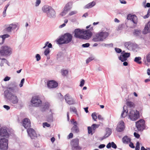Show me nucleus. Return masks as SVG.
Instances as JSON below:
<instances>
[{"instance_id": "23", "label": "nucleus", "mask_w": 150, "mask_h": 150, "mask_svg": "<svg viewBox=\"0 0 150 150\" xmlns=\"http://www.w3.org/2000/svg\"><path fill=\"white\" fill-rule=\"evenodd\" d=\"M74 123L75 124V125H74L71 128V131L73 133H77L79 132V129L77 126V122H75Z\"/></svg>"}, {"instance_id": "36", "label": "nucleus", "mask_w": 150, "mask_h": 150, "mask_svg": "<svg viewBox=\"0 0 150 150\" xmlns=\"http://www.w3.org/2000/svg\"><path fill=\"white\" fill-rule=\"evenodd\" d=\"M101 45L103 46L108 47H112L113 46V44L112 43L110 44L103 43L101 44Z\"/></svg>"}, {"instance_id": "11", "label": "nucleus", "mask_w": 150, "mask_h": 150, "mask_svg": "<svg viewBox=\"0 0 150 150\" xmlns=\"http://www.w3.org/2000/svg\"><path fill=\"white\" fill-rule=\"evenodd\" d=\"M93 30V27H91L89 29L84 30L83 34L85 35H83V39L88 40L89 39L92 35L93 34L91 32Z\"/></svg>"}, {"instance_id": "24", "label": "nucleus", "mask_w": 150, "mask_h": 150, "mask_svg": "<svg viewBox=\"0 0 150 150\" xmlns=\"http://www.w3.org/2000/svg\"><path fill=\"white\" fill-rule=\"evenodd\" d=\"M96 2L94 1L91 2L86 5L84 7L85 8H92L96 5Z\"/></svg>"}, {"instance_id": "33", "label": "nucleus", "mask_w": 150, "mask_h": 150, "mask_svg": "<svg viewBox=\"0 0 150 150\" xmlns=\"http://www.w3.org/2000/svg\"><path fill=\"white\" fill-rule=\"evenodd\" d=\"M10 37L9 35L7 34H4L0 36V37L2 39V43L3 44L4 42L5 39L6 38H8Z\"/></svg>"}, {"instance_id": "41", "label": "nucleus", "mask_w": 150, "mask_h": 150, "mask_svg": "<svg viewBox=\"0 0 150 150\" xmlns=\"http://www.w3.org/2000/svg\"><path fill=\"white\" fill-rule=\"evenodd\" d=\"M146 60L148 63L150 62V52H149L146 55Z\"/></svg>"}, {"instance_id": "52", "label": "nucleus", "mask_w": 150, "mask_h": 150, "mask_svg": "<svg viewBox=\"0 0 150 150\" xmlns=\"http://www.w3.org/2000/svg\"><path fill=\"white\" fill-rule=\"evenodd\" d=\"M115 49L116 52L117 53H120L122 52V51L121 49L116 47Z\"/></svg>"}, {"instance_id": "21", "label": "nucleus", "mask_w": 150, "mask_h": 150, "mask_svg": "<svg viewBox=\"0 0 150 150\" xmlns=\"http://www.w3.org/2000/svg\"><path fill=\"white\" fill-rule=\"evenodd\" d=\"M58 85V83L54 80L49 81L47 83V86L50 88H56Z\"/></svg>"}, {"instance_id": "6", "label": "nucleus", "mask_w": 150, "mask_h": 150, "mask_svg": "<svg viewBox=\"0 0 150 150\" xmlns=\"http://www.w3.org/2000/svg\"><path fill=\"white\" fill-rule=\"evenodd\" d=\"M129 118L132 121H135L139 117V112L137 110H132L128 115Z\"/></svg>"}, {"instance_id": "53", "label": "nucleus", "mask_w": 150, "mask_h": 150, "mask_svg": "<svg viewBox=\"0 0 150 150\" xmlns=\"http://www.w3.org/2000/svg\"><path fill=\"white\" fill-rule=\"evenodd\" d=\"M24 81L25 79L24 78H23L22 79L20 83L19 84V86L20 87H21L23 86V84L24 82Z\"/></svg>"}, {"instance_id": "48", "label": "nucleus", "mask_w": 150, "mask_h": 150, "mask_svg": "<svg viewBox=\"0 0 150 150\" xmlns=\"http://www.w3.org/2000/svg\"><path fill=\"white\" fill-rule=\"evenodd\" d=\"M90 45V44L89 43H87L82 44V47L83 48H87Z\"/></svg>"}, {"instance_id": "22", "label": "nucleus", "mask_w": 150, "mask_h": 150, "mask_svg": "<svg viewBox=\"0 0 150 150\" xmlns=\"http://www.w3.org/2000/svg\"><path fill=\"white\" fill-rule=\"evenodd\" d=\"M124 45L127 49L129 50H132L134 49L135 45L130 42H125Z\"/></svg>"}, {"instance_id": "1", "label": "nucleus", "mask_w": 150, "mask_h": 150, "mask_svg": "<svg viewBox=\"0 0 150 150\" xmlns=\"http://www.w3.org/2000/svg\"><path fill=\"white\" fill-rule=\"evenodd\" d=\"M72 37V36L71 33H67L60 36L56 40V41L57 43L59 45L67 44L71 42Z\"/></svg>"}, {"instance_id": "60", "label": "nucleus", "mask_w": 150, "mask_h": 150, "mask_svg": "<svg viewBox=\"0 0 150 150\" xmlns=\"http://www.w3.org/2000/svg\"><path fill=\"white\" fill-rule=\"evenodd\" d=\"M109 136H108V135H107V134L105 133L104 135L101 138V140H103L104 139H105L106 138L108 137Z\"/></svg>"}, {"instance_id": "25", "label": "nucleus", "mask_w": 150, "mask_h": 150, "mask_svg": "<svg viewBox=\"0 0 150 150\" xmlns=\"http://www.w3.org/2000/svg\"><path fill=\"white\" fill-rule=\"evenodd\" d=\"M150 28H149L148 25H146L144 30L142 31V33L144 34H146L150 32L149 31Z\"/></svg>"}, {"instance_id": "8", "label": "nucleus", "mask_w": 150, "mask_h": 150, "mask_svg": "<svg viewBox=\"0 0 150 150\" xmlns=\"http://www.w3.org/2000/svg\"><path fill=\"white\" fill-rule=\"evenodd\" d=\"M8 128L3 127L0 128V139L1 138H8L9 134L7 131Z\"/></svg>"}, {"instance_id": "43", "label": "nucleus", "mask_w": 150, "mask_h": 150, "mask_svg": "<svg viewBox=\"0 0 150 150\" xmlns=\"http://www.w3.org/2000/svg\"><path fill=\"white\" fill-rule=\"evenodd\" d=\"M50 50L49 48H46L44 51V54L45 55L47 56L50 52Z\"/></svg>"}, {"instance_id": "17", "label": "nucleus", "mask_w": 150, "mask_h": 150, "mask_svg": "<svg viewBox=\"0 0 150 150\" xmlns=\"http://www.w3.org/2000/svg\"><path fill=\"white\" fill-rule=\"evenodd\" d=\"M22 125L27 130L31 128V124L30 120L27 118H24L23 120Z\"/></svg>"}, {"instance_id": "4", "label": "nucleus", "mask_w": 150, "mask_h": 150, "mask_svg": "<svg viewBox=\"0 0 150 150\" xmlns=\"http://www.w3.org/2000/svg\"><path fill=\"white\" fill-rule=\"evenodd\" d=\"M109 33L107 32H102L96 35V37L93 38L92 40L94 42L103 41L109 35Z\"/></svg>"}, {"instance_id": "10", "label": "nucleus", "mask_w": 150, "mask_h": 150, "mask_svg": "<svg viewBox=\"0 0 150 150\" xmlns=\"http://www.w3.org/2000/svg\"><path fill=\"white\" fill-rule=\"evenodd\" d=\"M145 122L144 120L143 119H141L136 122V126L139 131H142L145 129Z\"/></svg>"}, {"instance_id": "38", "label": "nucleus", "mask_w": 150, "mask_h": 150, "mask_svg": "<svg viewBox=\"0 0 150 150\" xmlns=\"http://www.w3.org/2000/svg\"><path fill=\"white\" fill-rule=\"evenodd\" d=\"M9 86H10L12 87H14L16 88H18L17 87V85L16 83L15 82H13L11 83Z\"/></svg>"}, {"instance_id": "19", "label": "nucleus", "mask_w": 150, "mask_h": 150, "mask_svg": "<svg viewBox=\"0 0 150 150\" xmlns=\"http://www.w3.org/2000/svg\"><path fill=\"white\" fill-rule=\"evenodd\" d=\"M127 19L128 20H130L135 24H137V23L138 18L135 15H132L131 14H129L127 16Z\"/></svg>"}, {"instance_id": "54", "label": "nucleus", "mask_w": 150, "mask_h": 150, "mask_svg": "<svg viewBox=\"0 0 150 150\" xmlns=\"http://www.w3.org/2000/svg\"><path fill=\"white\" fill-rule=\"evenodd\" d=\"M43 126L44 127H49L50 125L47 122H45L43 123Z\"/></svg>"}, {"instance_id": "15", "label": "nucleus", "mask_w": 150, "mask_h": 150, "mask_svg": "<svg viewBox=\"0 0 150 150\" xmlns=\"http://www.w3.org/2000/svg\"><path fill=\"white\" fill-rule=\"evenodd\" d=\"M121 54L122 55L119 57V59L122 62L127 60V58L129 57L130 55V53L125 52L124 51H123Z\"/></svg>"}, {"instance_id": "45", "label": "nucleus", "mask_w": 150, "mask_h": 150, "mask_svg": "<svg viewBox=\"0 0 150 150\" xmlns=\"http://www.w3.org/2000/svg\"><path fill=\"white\" fill-rule=\"evenodd\" d=\"M10 26L12 27V30H14L16 28L17 25L15 24L12 23L10 24Z\"/></svg>"}, {"instance_id": "46", "label": "nucleus", "mask_w": 150, "mask_h": 150, "mask_svg": "<svg viewBox=\"0 0 150 150\" xmlns=\"http://www.w3.org/2000/svg\"><path fill=\"white\" fill-rule=\"evenodd\" d=\"M140 149V143L139 142H137L135 147V150H139Z\"/></svg>"}, {"instance_id": "2", "label": "nucleus", "mask_w": 150, "mask_h": 150, "mask_svg": "<svg viewBox=\"0 0 150 150\" xmlns=\"http://www.w3.org/2000/svg\"><path fill=\"white\" fill-rule=\"evenodd\" d=\"M4 95L5 98L9 100L11 103L15 104L18 103L19 100L18 97L8 90L4 91Z\"/></svg>"}, {"instance_id": "3", "label": "nucleus", "mask_w": 150, "mask_h": 150, "mask_svg": "<svg viewBox=\"0 0 150 150\" xmlns=\"http://www.w3.org/2000/svg\"><path fill=\"white\" fill-rule=\"evenodd\" d=\"M42 10L44 12L46 13L48 17L50 18H54L56 17L55 11L51 6H45L42 8Z\"/></svg>"}, {"instance_id": "13", "label": "nucleus", "mask_w": 150, "mask_h": 150, "mask_svg": "<svg viewBox=\"0 0 150 150\" xmlns=\"http://www.w3.org/2000/svg\"><path fill=\"white\" fill-rule=\"evenodd\" d=\"M28 136L31 139H35L37 137V135L35 131L33 128H31L27 130Z\"/></svg>"}, {"instance_id": "42", "label": "nucleus", "mask_w": 150, "mask_h": 150, "mask_svg": "<svg viewBox=\"0 0 150 150\" xmlns=\"http://www.w3.org/2000/svg\"><path fill=\"white\" fill-rule=\"evenodd\" d=\"M88 134H93L92 133V132L93 131L92 128L91 127H88Z\"/></svg>"}, {"instance_id": "12", "label": "nucleus", "mask_w": 150, "mask_h": 150, "mask_svg": "<svg viewBox=\"0 0 150 150\" xmlns=\"http://www.w3.org/2000/svg\"><path fill=\"white\" fill-rule=\"evenodd\" d=\"M83 32L84 29H76L74 31V37L76 38L83 39V35H81V34H83Z\"/></svg>"}, {"instance_id": "27", "label": "nucleus", "mask_w": 150, "mask_h": 150, "mask_svg": "<svg viewBox=\"0 0 150 150\" xmlns=\"http://www.w3.org/2000/svg\"><path fill=\"white\" fill-rule=\"evenodd\" d=\"M12 30V27L9 24L8 27H6L3 30V32L4 33H11Z\"/></svg>"}, {"instance_id": "37", "label": "nucleus", "mask_w": 150, "mask_h": 150, "mask_svg": "<svg viewBox=\"0 0 150 150\" xmlns=\"http://www.w3.org/2000/svg\"><path fill=\"white\" fill-rule=\"evenodd\" d=\"M99 125L98 124H93L91 126V127L92 128L93 131H95V130L96 128L99 127ZM94 132L95 131H94L93 133H94Z\"/></svg>"}, {"instance_id": "14", "label": "nucleus", "mask_w": 150, "mask_h": 150, "mask_svg": "<svg viewBox=\"0 0 150 150\" xmlns=\"http://www.w3.org/2000/svg\"><path fill=\"white\" fill-rule=\"evenodd\" d=\"M31 103L36 106H38L42 103V101L39 96H35L32 98Z\"/></svg>"}, {"instance_id": "64", "label": "nucleus", "mask_w": 150, "mask_h": 150, "mask_svg": "<svg viewBox=\"0 0 150 150\" xmlns=\"http://www.w3.org/2000/svg\"><path fill=\"white\" fill-rule=\"evenodd\" d=\"M10 79V78L8 76H6L4 79V81H9Z\"/></svg>"}, {"instance_id": "50", "label": "nucleus", "mask_w": 150, "mask_h": 150, "mask_svg": "<svg viewBox=\"0 0 150 150\" xmlns=\"http://www.w3.org/2000/svg\"><path fill=\"white\" fill-rule=\"evenodd\" d=\"M93 59L92 57H90L88 58L86 60V63L87 64H88L90 62L92 61Z\"/></svg>"}, {"instance_id": "5", "label": "nucleus", "mask_w": 150, "mask_h": 150, "mask_svg": "<svg viewBox=\"0 0 150 150\" xmlns=\"http://www.w3.org/2000/svg\"><path fill=\"white\" fill-rule=\"evenodd\" d=\"M12 53V49L7 45L3 46L0 49V54L2 56L8 57L10 56Z\"/></svg>"}, {"instance_id": "30", "label": "nucleus", "mask_w": 150, "mask_h": 150, "mask_svg": "<svg viewBox=\"0 0 150 150\" xmlns=\"http://www.w3.org/2000/svg\"><path fill=\"white\" fill-rule=\"evenodd\" d=\"M126 104L127 106H129L130 108L135 107V105L134 103L130 101H128L127 100Z\"/></svg>"}, {"instance_id": "51", "label": "nucleus", "mask_w": 150, "mask_h": 150, "mask_svg": "<svg viewBox=\"0 0 150 150\" xmlns=\"http://www.w3.org/2000/svg\"><path fill=\"white\" fill-rule=\"evenodd\" d=\"M35 58L36 59V60L37 61H39L41 59L40 56L39 54H37L36 55Z\"/></svg>"}, {"instance_id": "63", "label": "nucleus", "mask_w": 150, "mask_h": 150, "mask_svg": "<svg viewBox=\"0 0 150 150\" xmlns=\"http://www.w3.org/2000/svg\"><path fill=\"white\" fill-rule=\"evenodd\" d=\"M129 146L132 148H135V146H134L133 143L132 142H130L129 144Z\"/></svg>"}, {"instance_id": "34", "label": "nucleus", "mask_w": 150, "mask_h": 150, "mask_svg": "<svg viewBox=\"0 0 150 150\" xmlns=\"http://www.w3.org/2000/svg\"><path fill=\"white\" fill-rule=\"evenodd\" d=\"M141 33V30H135L133 32V34L135 35L136 36H139Z\"/></svg>"}, {"instance_id": "7", "label": "nucleus", "mask_w": 150, "mask_h": 150, "mask_svg": "<svg viewBox=\"0 0 150 150\" xmlns=\"http://www.w3.org/2000/svg\"><path fill=\"white\" fill-rule=\"evenodd\" d=\"M8 138L0 139V150H8Z\"/></svg>"}, {"instance_id": "18", "label": "nucleus", "mask_w": 150, "mask_h": 150, "mask_svg": "<svg viewBox=\"0 0 150 150\" xmlns=\"http://www.w3.org/2000/svg\"><path fill=\"white\" fill-rule=\"evenodd\" d=\"M71 5L72 4L71 2H69L67 3L64 7V9L62 12L61 15L62 16L65 15L67 12L71 9Z\"/></svg>"}, {"instance_id": "32", "label": "nucleus", "mask_w": 150, "mask_h": 150, "mask_svg": "<svg viewBox=\"0 0 150 150\" xmlns=\"http://www.w3.org/2000/svg\"><path fill=\"white\" fill-rule=\"evenodd\" d=\"M8 90L11 92L13 93H15L16 91L18 90V88H16L14 87H12L10 86H8Z\"/></svg>"}, {"instance_id": "9", "label": "nucleus", "mask_w": 150, "mask_h": 150, "mask_svg": "<svg viewBox=\"0 0 150 150\" xmlns=\"http://www.w3.org/2000/svg\"><path fill=\"white\" fill-rule=\"evenodd\" d=\"M79 139L76 138L73 139L71 141V149L72 150H81L82 148L79 145Z\"/></svg>"}, {"instance_id": "61", "label": "nucleus", "mask_w": 150, "mask_h": 150, "mask_svg": "<svg viewBox=\"0 0 150 150\" xmlns=\"http://www.w3.org/2000/svg\"><path fill=\"white\" fill-rule=\"evenodd\" d=\"M41 3L40 0H36V1L35 3V6H37L39 5Z\"/></svg>"}, {"instance_id": "49", "label": "nucleus", "mask_w": 150, "mask_h": 150, "mask_svg": "<svg viewBox=\"0 0 150 150\" xmlns=\"http://www.w3.org/2000/svg\"><path fill=\"white\" fill-rule=\"evenodd\" d=\"M63 54L62 52H59L57 54V59L61 58Z\"/></svg>"}, {"instance_id": "62", "label": "nucleus", "mask_w": 150, "mask_h": 150, "mask_svg": "<svg viewBox=\"0 0 150 150\" xmlns=\"http://www.w3.org/2000/svg\"><path fill=\"white\" fill-rule=\"evenodd\" d=\"M3 107L7 110H8L10 109V107L8 105H4L3 106Z\"/></svg>"}, {"instance_id": "55", "label": "nucleus", "mask_w": 150, "mask_h": 150, "mask_svg": "<svg viewBox=\"0 0 150 150\" xmlns=\"http://www.w3.org/2000/svg\"><path fill=\"white\" fill-rule=\"evenodd\" d=\"M111 143V147L115 149H116L117 148V146L115 144L114 142H112Z\"/></svg>"}, {"instance_id": "31", "label": "nucleus", "mask_w": 150, "mask_h": 150, "mask_svg": "<svg viewBox=\"0 0 150 150\" xmlns=\"http://www.w3.org/2000/svg\"><path fill=\"white\" fill-rule=\"evenodd\" d=\"M128 111V110L127 109L126 110L125 109L124 107L123 111L121 114V117H125L127 114Z\"/></svg>"}, {"instance_id": "44", "label": "nucleus", "mask_w": 150, "mask_h": 150, "mask_svg": "<svg viewBox=\"0 0 150 150\" xmlns=\"http://www.w3.org/2000/svg\"><path fill=\"white\" fill-rule=\"evenodd\" d=\"M112 133L111 129L108 128V129L106 130V134L108 135V136H110V135Z\"/></svg>"}, {"instance_id": "59", "label": "nucleus", "mask_w": 150, "mask_h": 150, "mask_svg": "<svg viewBox=\"0 0 150 150\" xmlns=\"http://www.w3.org/2000/svg\"><path fill=\"white\" fill-rule=\"evenodd\" d=\"M127 136H125L122 138V141L123 143H126L127 139Z\"/></svg>"}, {"instance_id": "58", "label": "nucleus", "mask_w": 150, "mask_h": 150, "mask_svg": "<svg viewBox=\"0 0 150 150\" xmlns=\"http://www.w3.org/2000/svg\"><path fill=\"white\" fill-rule=\"evenodd\" d=\"M77 13V12L76 11H71L69 13V15L70 16H71L73 15L76 14Z\"/></svg>"}, {"instance_id": "47", "label": "nucleus", "mask_w": 150, "mask_h": 150, "mask_svg": "<svg viewBox=\"0 0 150 150\" xmlns=\"http://www.w3.org/2000/svg\"><path fill=\"white\" fill-rule=\"evenodd\" d=\"M124 26V24H122L121 25H119L118 27L117 30H122Z\"/></svg>"}, {"instance_id": "28", "label": "nucleus", "mask_w": 150, "mask_h": 150, "mask_svg": "<svg viewBox=\"0 0 150 150\" xmlns=\"http://www.w3.org/2000/svg\"><path fill=\"white\" fill-rule=\"evenodd\" d=\"M49 103L48 102L45 103V105L42 107L41 110L43 112L45 111L46 110L48 109L49 107Z\"/></svg>"}, {"instance_id": "20", "label": "nucleus", "mask_w": 150, "mask_h": 150, "mask_svg": "<svg viewBox=\"0 0 150 150\" xmlns=\"http://www.w3.org/2000/svg\"><path fill=\"white\" fill-rule=\"evenodd\" d=\"M66 102L69 105H71L74 103V100L69 94H66L64 97Z\"/></svg>"}, {"instance_id": "16", "label": "nucleus", "mask_w": 150, "mask_h": 150, "mask_svg": "<svg viewBox=\"0 0 150 150\" xmlns=\"http://www.w3.org/2000/svg\"><path fill=\"white\" fill-rule=\"evenodd\" d=\"M125 128L124 122L122 120H121L118 124L116 130L117 132H121L123 131Z\"/></svg>"}, {"instance_id": "57", "label": "nucleus", "mask_w": 150, "mask_h": 150, "mask_svg": "<svg viewBox=\"0 0 150 150\" xmlns=\"http://www.w3.org/2000/svg\"><path fill=\"white\" fill-rule=\"evenodd\" d=\"M134 136L137 138L138 139L140 137V135L137 132H134Z\"/></svg>"}, {"instance_id": "29", "label": "nucleus", "mask_w": 150, "mask_h": 150, "mask_svg": "<svg viewBox=\"0 0 150 150\" xmlns=\"http://www.w3.org/2000/svg\"><path fill=\"white\" fill-rule=\"evenodd\" d=\"M142 58L140 57H136L134 59V61L139 64H141L142 62L141 61Z\"/></svg>"}, {"instance_id": "40", "label": "nucleus", "mask_w": 150, "mask_h": 150, "mask_svg": "<svg viewBox=\"0 0 150 150\" xmlns=\"http://www.w3.org/2000/svg\"><path fill=\"white\" fill-rule=\"evenodd\" d=\"M92 118L94 121H96V120L97 119V116L96 115V112H94L91 115Z\"/></svg>"}, {"instance_id": "39", "label": "nucleus", "mask_w": 150, "mask_h": 150, "mask_svg": "<svg viewBox=\"0 0 150 150\" xmlns=\"http://www.w3.org/2000/svg\"><path fill=\"white\" fill-rule=\"evenodd\" d=\"M70 110L71 112H73L77 114V110L76 108L75 107L70 108Z\"/></svg>"}, {"instance_id": "56", "label": "nucleus", "mask_w": 150, "mask_h": 150, "mask_svg": "<svg viewBox=\"0 0 150 150\" xmlns=\"http://www.w3.org/2000/svg\"><path fill=\"white\" fill-rule=\"evenodd\" d=\"M84 83H85L84 80L83 79H82L80 82V83L79 85V86L81 87L83 86L84 85Z\"/></svg>"}, {"instance_id": "35", "label": "nucleus", "mask_w": 150, "mask_h": 150, "mask_svg": "<svg viewBox=\"0 0 150 150\" xmlns=\"http://www.w3.org/2000/svg\"><path fill=\"white\" fill-rule=\"evenodd\" d=\"M61 72L62 75L64 76H65L68 74V71L67 70L63 69L61 70Z\"/></svg>"}, {"instance_id": "26", "label": "nucleus", "mask_w": 150, "mask_h": 150, "mask_svg": "<svg viewBox=\"0 0 150 150\" xmlns=\"http://www.w3.org/2000/svg\"><path fill=\"white\" fill-rule=\"evenodd\" d=\"M46 120L49 122H53V116L52 112L51 114L47 116Z\"/></svg>"}]
</instances>
